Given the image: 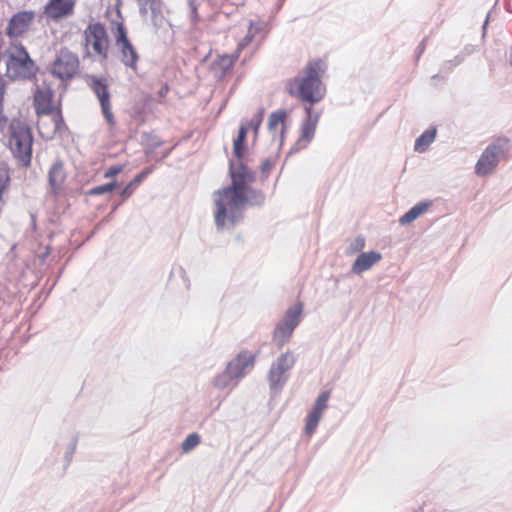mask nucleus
Returning a JSON list of instances; mask_svg holds the SVG:
<instances>
[{
    "instance_id": "f257e3e1",
    "label": "nucleus",
    "mask_w": 512,
    "mask_h": 512,
    "mask_svg": "<svg viewBox=\"0 0 512 512\" xmlns=\"http://www.w3.org/2000/svg\"><path fill=\"white\" fill-rule=\"evenodd\" d=\"M230 175L231 184L212 195L217 229H231L242 219L246 205H261L264 202L263 194L251 187L255 180L254 173L244 164H232Z\"/></svg>"
},
{
    "instance_id": "f03ea898",
    "label": "nucleus",
    "mask_w": 512,
    "mask_h": 512,
    "mask_svg": "<svg viewBox=\"0 0 512 512\" xmlns=\"http://www.w3.org/2000/svg\"><path fill=\"white\" fill-rule=\"evenodd\" d=\"M324 70L325 65L321 60L310 61L294 78L286 82L287 93L310 104L321 101L326 92L321 80Z\"/></svg>"
},
{
    "instance_id": "7ed1b4c3",
    "label": "nucleus",
    "mask_w": 512,
    "mask_h": 512,
    "mask_svg": "<svg viewBox=\"0 0 512 512\" xmlns=\"http://www.w3.org/2000/svg\"><path fill=\"white\" fill-rule=\"evenodd\" d=\"M6 65V76L10 79H26L34 74L35 66L24 47L11 45L2 54Z\"/></svg>"
},
{
    "instance_id": "20e7f679",
    "label": "nucleus",
    "mask_w": 512,
    "mask_h": 512,
    "mask_svg": "<svg viewBox=\"0 0 512 512\" xmlns=\"http://www.w3.org/2000/svg\"><path fill=\"white\" fill-rule=\"evenodd\" d=\"M9 130V147L11 151L23 164H29L32 145V136L29 128L20 121H12Z\"/></svg>"
},
{
    "instance_id": "39448f33",
    "label": "nucleus",
    "mask_w": 512,
    "mask_h": 512,
    "mask_svg": "<svg viewBox=\"0 0 512 512\" xmlns=\"http://www.w3.org/2000/svg\"><path fill=\"white\" fill-rule=\"evenodd\" d=\"M296 358L290 351H286L272 362L267 374L269 387L279 392L283 389L289 378V371L294 367Z\"/></svg>"
},
{
    "instance_id": "423d86ee",
    "label": "nucleus",
    "mask_w": 512,
    "mask_h": 512,
    "mask_svg": "<svg viewBox=\"0 0 512 512\" xmlns=\"http://www.w3.org/2000/svg\"><path fill=\"white\" fill-rule=\"evenodd\" d=\"M85 47L87 52L93 53L102 59L108 56L109 41L106 30L100 23H92L84 31Z\"/></svg>"
},
{
    "instance_id": "0eeeda50",
    "label": "nucleus",
    "mask_w": 512,
    "mask_h": 512,
    "mask_svg": "<svg viewBox=\"0 0 512 512\" xmlns=\"http://www.w3.org/2000/svg\"><path fill=\"white\" fill-rule=\"evenodd\" d=\"M79 69V59L76 54L64 48L61 49L51 65V73L61 80L73 78Z\"/></svg>"
},
{
    "instance_id": "6e6552de",
    "label": "nucleus",
    "mask_w": 512,
    "mask_h": 512,
    "mask_svg": "<svg viewBox=\"0 0 512 512\" xmlns=\"http://www.w3.org/2000/svg\"><path fill=\"white\" fill-rule=\"evenodd\" d=\"M506 144L496 142L489 145L481 154L475 166V172L478 176H487L494 171L500 159L504 156Z\"/></svg>"
},
{
    "instance_id": "1a4fd4ad",
    "label": "nucleus",
    "mask_w": 512,
    "mask_h": 512,
    "mask_svg": "<svg viewBox=\"0 0 512 512\" xmlns=\"http://www.w3.org/2000/svg\"><path fill=\"white\" fill-rule=\"evenodd\" d=\"M87 83L99 101L101 111L106 122L109 126H114L115 118L112 112L108 84L103 79L93 75L87 76Z\"/></svg>"
},
{
    "instance_id": "9d476101",
    "label": "nucleus",
    "mask_w": 512,
    "mask_h": 512,
    "mask_svg": "<svg viewBox=\"0 0 512 512\" xmlns=\"http://www.w3.org/2000/svg\"><path fill=\"white\" fill-rule=\"evenodd\" d=\"M256 355L249 350H243L227 364V368L240 382L254 368Z\"/></svg>"
},
{
    "instance_id": "9b49d317",
    "label": "nucleus",
    "mask_w": 512,
    "mask_h": 512,
    "mask_svg": "<svg viewBox=\"0 0 512 512\" xmlns=\"http://www.w3.org/2000/svg\"><path fill=\"white\" fill-rule=\"evenodd\" d=\"M287 116L288 113L285 110L279 109L272 112L268 118V131L277 149H280L284 142L285 120Z\"/></svg>"
},
{
    "instance_id": "f8f14e48",
    "label": "nucleus",
    "mask_w": 512,
    "mask_h": 512,
    "mask_svg": "<svg viewBox=\"0 0 512 512\" xmlns=\"http://www.w3.org/2000/svg\"><path fill=\"white\" fill-rule=\"evenodd\" d=\"M305 110L307 113V117L302 124L301 135L296 141L294 147L292 148V151L295 152L306 148L308 143L313 139L319 119L318 114H312V108L310 106L306 107Z\"/></svg>"
},
{
    "instance_id": "ddd939ff",
    "label": "nucleus",
    "mask_w": 512,
    "mask_h": 512,
    "mask_svg": "<svg viewBox=\"0 0 512 512\" xmlns=\"http://www.w3.org/2000/svg\"><path fill=\"white\" fill-rule=\"evenodd\" d=\"M38 130L43 138L52 139L60 130L62 119L58 112L39 114Z\"/></svg>"
},
{
    "instance_id": "4468645a",
    "label": "nucleus",
    "mask_w": 512,
    "mask_h": 512,
    "mask_svg": "<svg viewBox=\"0 0 512 512\" xmlns=\"http://www.w3.org/2000/svg\"><path fill=\"white\" fill-rule=\"evenodd\" d=\"M34 17L35 14L32 11H22L17 13L11 18L7 26V34L11 37L21 36L29 29Z\"/></svg>"
},
{
    "instance_id": "2eb2a0df",
    "label": "nucleus",
    "mask_w": 512,
    "mask_h": 512,
    "mask_svg": "<svg viewBox=\"0 0 512 512\" xmlns=\"http://www.w3.org/2000/svg\"><path fill=\"white\" fill-rule=\"evenodd\" d=\"M118 36L116 39V45L120 50L121 61L128 67L135 69L138 60V55L130 42L128 41L125 31L120 26L118 28Z\"/></svg>"
},
{
    "instance_id": "dca6fc26",
    "label": "nucleus",
    "mask_w": 512,
    "mask_h": 512,
    "mask_svg": "<svg viewBox=\"0 0 512 512\" xmlns=\"http://www.w3.org/2000/svg\"><path fill=\"white\" fill-rule=\"evenodd\" d=\"M76 0H50L45 12L51 19L58 20L72 14Z\"/></svg>"
},
{
    "instance_id": "f3484780",
    "label": "nucleus",
    "mask_w": 512,
    "mask_h": 512,
    "mask_svg": "<svg viewBox=\"0 0 512 512\" xmlns=\"http://www.w3.org/2000/svg\"><path fill=\"white\" fill-rule=\"evenodd\" d=\"M382 259L381 253L368 251L360 253L351 266V271L357 275L369 270Z\"/></svg>"
},
{
    "instance_id": "a211bd4d",
    "label": "nucleus",
    "mask_w": 512,
    "mask_h": 512,
    "mask_svg": "<svg viewBox=\"0 0 512 512\" xmlns=\"http://www.w3.org/2000/svg\"><path fill=\"white\" fill-rule=\"evenodd\" d=\"M66 176L63 162L56 161L53 163L48 172V182L54 194H58L63 190Z\"/></svg>"
},
{
    "instance_id": "6ab92c4d",
    "label": "nucleus",
    "mask_w": 512,
    "mask_h": 512,
    "mask_svg": "<svg viewBox=\"0 0 512 512\" xmlns=\"http://www.w3.org/2000/svg\"><path fill=\"white\" fill-rule=\"evenodd\" d=\"M53 91L50 88H38L34 96V104L37 114L53 112Z\"/></svg>"
},
{
    "instance_id": "aec40b11",
    "label": "nucleus",
    "mask_w": 512,
    "mask_h": 512,
    "mask_svg": "<svg viewBox=\"0 0 512 512\" xmlns=\"http://www.w3.org/2000/svg\"><path fill=\"white\" fill-rule=\"evenodd\" d=\"M248 131H249V127L247 125H245V124L240 125L237 138L234 140V143H233V155H234L235 159L231 160L230 166L234 163H239V162L244 164L242 162V158L244 156V150H245L244 142L246 140Z\"/></svg>"
},
{
    "instance_id": "412c9836",
    "label": "nucleus",
    "mask_w": 512,
    "mask_h": 512,
    "mask_svg": "<svg viewBox=\"0 0 512 512\" xmlns=\"http://www.w3.org/2000/svg\"><path fill=\"white\" fill-rule=\"evenodd\" d=\"M302 312L303 303L296 302L286 310L283 318L280 321L295 330V328L300 324L302 320Z\"/></svg>"
},
{
    "instance_id": "4be33fe9",
    "label": "nucleus",
    "mask_w": 512,
    "mask_h": 512,
    "mask_svg": "<svg viewBox=\"0 0 512 512\" xmlns=\"http://www.w3.org/2000/svg\"><path fill=\"white\" fill-rule=\"evenodd\" d=\"M213 386L219 390H233L238 384V380L226 367L224 371L216 375L212 381Z\"/></svg>"
},
{
    "instance_id": "5701e85b",
    "label": "nucleus",
    "mask_w": 512,
    "mask_h": 512,
    "mask_svg": "<svg viewBox=\"0 0 512 512\" xmlns=\"http://www.w3.org/2000/svg\"><path fill=\"white\" fill-rule=\"evenodd\" d=\"M239 54L240 52L236 50L234 54H224L218 57L213 64V69L218 77H223L225 73L233 67L239 57Z\"/></svg>"
},
{
    "instance_id": "b1692460",
    "label": "nucleus",
    "mask_w": 512,
    "mask_h": 512,
    "mask_svg": "<svg viewBox=\"0 0 512 512\" xmlns=\"http://www.w3.org/2000/svg\"><path fill=\"white\" fill-rule=\"evenodd\" d=\"M264 28L265 23L263 21H251L246 36L239 42L237 46L238 52H241L246 46H248L255 39V37L264 30Z\"/></svg>"
},
{
    "instance_id": "393cba45",
    "label": "nucleus",
    "mask_w": 512,
    "mask_h": 512,
    "mask_svg": "<svg viewBox=\"0 0 512 512\" xmlns=\"http://www.w3.org/2000/svg\"><path fill=\"white\" fill-rule=\"evenodd\" d=\"M430 203L421 202L414 205L409 211L399 219L401 225H408L423 215L429 208Z\"/></svg>"
},
{
    "instance_id": "a878e982",
    "label": "nucleus",
    "mask_w": 512,
    "mask_h": 512,
    "mask_svg": "<svg viewBox=\"0 0 512 512\" xmlns=\"http://www.w3.org/2000/svg\"><path fill=\"white\" fill-rule=\"evenodd\" d=\"M293 332L292 328L279 321L273 332V340L279 348H282L289 341Z\"/></svg>"
},
{
    "instance_id": "bb28decb",
    "label": "nucleus",
    "mask_w": 512,
    "mask_h": 512,
    "mask_svg": "<svg viewBox=\"0 0 512 512\" xmlns=\"http://www.w3.org/2000/svg\"><path fill=\"white\" fill-rule=\"evenodd\" d=\"M152 168H146L138 175H136L133 180H131L124 189L120 192V196L125 200L128 199L135 191L137 186L152 172Z\"/></svg>"
},
{
    "instance_id": "cd10ccee",
    "label": "nucleus",
    "mask_w": 512,
    "mask_h": 512,
    "mask_svg": "<svg viewBox=\"0 0 512 512\" xmlns=\"http://www.w3.org/2000/svg\"><path fill=\"white\" fill-rule=\"evenodd\" d=\"M436 129H428L423 132L415 141L414 149L416 152L423 153L434 142Z\"/></svg>"
},
{
    "instance_id": "c85d7f7f",
    "label": "nucleus",
    "mask_w": 512,
    "mask_h": 512,
    "mask_svg": "<svg viewBox=\"0 0 512 512\" xmlns=\"http://www.w3.org/2000/svg\"><path fill=\"white\" fill-rule=\"evenodd\" d=\"M321 419L322 414L311 408L306 417V424L304 427L305 434L311 436L316 431V428Z\"/></svg>"
},
{
    "instance_id": "c756f323",
    "label": "nucleus",
    "mask_w": 512,
    "mask_h": 512,
    "mask_svg": "<svg viewBox=\"0 0 512 512\" xmlns=\"http://www.w3.org/2000/svg\"><path fill=\"white\" fill-rule=\"evenodd\" d=\"M366 241L363 236H357L349 241L345 253L348 256H352L358 252H361L365 247Z\"/></svg>"
},
{
    "instance_id": "7c9ffc66",
    "label": "nucleus",
    "mask_w": 512,
    "mask_h": 512,
    "mask_svg": "<svg viewBox=\"0 0 512 512\" xmlns=\"http://www.w3.org/2000/svg\"><path fill=\"white\" fill-rule=\"evenodd\" d=\"M329 398H330V391H323V392H321L317 396V398H316L312 408L314 410L320 412L323 415L324 411L328 407Z\"/></svg>"
},
{
    "instance_id": "2f4dec72",
    "label": "nucleus",
    "mask_w": 512,
    "mask_h": 512,
    "mask_svg": "<svg viewBox=\"0 0 512 512\" xmlns=\"http://www.w3.org/2000/svg\"><path fill=\"white\" fill-rule=\"evenodd\" d=\"M118 187V184L116 181H112L103 185L96 186L92 189H90L87 194L90 196H98L103 195L106 193L112 192L114 189Z\"/></svg>"
},
{
    "instance_id": "473e14b6",
    "label": "nucleus",
    "mask_w": 512,
    "mask_h": 512,
    "mask_svg": "<svg viewBox=\"0 0 512 512\" xmlns=\"http://www.w3.org/2000/svg\"><path fill=\"white\" fill-rule=\"evenodd\" d=\"M200 443V437L196 433L188 435L182 442L181 448L183 452L188 453Z\"/></svg>"
},
{
    "instance_id": "72a5a7b5",
    "label": "nucleus",
    "mask_w": 512,
    "mask_h": 512,
    "mask_svg": "<svg viewBox=\"0 0 512 512\" xmlns=\"http://www.w3.org/2000/svg\"><path fill=\"white\" fill-rule=\"evenodd\" d=\"M263 115H264V109H260L258 113L248 122L244 123L249 127V129H252L255 133V137L258 134V130L261 126V123L263 121Z\"/></svg>"
},
{
    "instance_id": "f704fd0d",
    "label": "nucleus",
    "mask_w": 512,
    "mask_h": 512,
    "mask_svg": "<svg viewBox=\"0 0 512 512\" xmlns=\"http://www.w3.org/2000/svg\"><path fill=\"white\" fill-rule=\"evenodd\" d=\"M158 0H139L141 10L147 13L148 10L154 11L156 9Z\"/></svg>"
},
{
    "instance_id": "c9c22d12",
    "label": "nucleus",
    "mask_w": 512,
    "mask_h": 512,
    "mask_svg": "<svg viewBox=\"0 0 512 512\" xmlns=\"http://www.w3.org/2000/svg\"><path fill=\"white\" fill-rule=\"evenodd\" d=\"M123 170V167L121 165H114V166H111L109 167L105 173H104V178H114L116 175H118L119 173H121Z\"/></svg>"
},
{
    "instance_id": "e433bc0d",
    "label": "nucleus",
    "mask_w": 512,
    "mask_h": 512,
    "mask_svg": "<svg viewBox=\"0 0 512 512\" xmlns=\"http://www.w3.org/2000/svg\"><path fill=\"white\" fill-rule=\"evenodd\" d=\"M7 124V118L3 115L2 109L0 108V131H3Z\"/></svg>"
},
{
    "instance_id": "4c0bfd02",
    "label": "nucleus",
    "mask_w": 512,
    "mask_h": 512,
    "mask_svg": "<svg viewBox=\"0 0 512 512\" xmlns=\"http://www.w3.org/2000/svg\"><path fill=\"white\" fill-rule=\"evenodd\" d=\"M5 93V85L3 81L0 79V108H2V101Z\"/></svg>"
},
{
    "instance_id": "58836bf2",
    "label": "nucleus",
    "mask_w": 512,
    "mask_h": 512,
    "mask_svg": "<svg viewBox=\"0 0 512 512\" xmlns=\"http://www.w3.org/2000/svg\"><path fill=\"white\" fill-rule=\"evenodd\" d=\"M272 167V164L271 162L267 159L265 160L263 163H262V171L265 173V172H268Z\"/></svg>"
},
{
    "instance_id": "ea45409f",
    "label": "nucleus",
    "mask_w": 512,
    "mask_h": 512,
    "mask_svg": "<svg viewBox=\"0 0 512 512\" xmlns=\"http://www.w3.org/2000/svg\"><path fill=\"white\" fill-rule=\"evenodd\" d=\"M167 92H168V87L167 86H163L159 90L158 95H159L160 98H164L166 96Z\"/></svg>"
}]
</instances>
